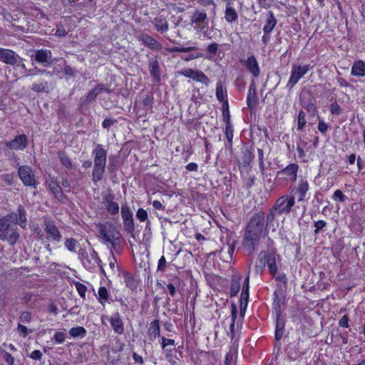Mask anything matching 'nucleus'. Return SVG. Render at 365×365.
<instances>
[{
  "mask_svg": "<svg viewBox=\"0 0 365 365\" xmlns=\"http://www.w3.org/2000/svg\"><path fill=\"white\" fill-rule=\"evenodd\" d=\"M18 225L23 229L27 225L26 211L21 205L18 206L16 212H11L0 219V240L15 245L20 238Z\"/></svg>",
  "mask_w": 365,
  "mask_h": 365,
  "instance_id": "obj_1",
  "label": "nucleus"
},
{
  "mask_svg": "<svg viewBox=\"0 0 365 365\" xmlns=\"http://www.w3.org/2000/svg\"><path fill=\"white\" fill-rule=\"evenodd\" d=\"M265 215L262 211L255 212L247 224L243 237V245L249 251V255L255 252L259 244L264 227Z\"/></svg>",
  "mask_w": 365,
  "mask_h": 365,
  "instance_id": "obj_2",
  "label": "nucleus"
},
{
  "mask_svg": "<svg viewBox=\"0 0 365 365\" xmlns=\"http://www.w3.org/2000/svg\"><path fill=\"white\" fill-rule=\"evenodd\" d=\"M295 203L294 196L287 195L278 197L272 207L278 212L279 215H288L292 211V208Z\"/></svg>",
  "mask_w": 365,
  "mask_h": 365,
  "instance_id": "obj_3",
  "label": "nucleus"
},
{
  "mask_svg": "<svg viewBox=\"0 0 365 365\" xmlns=\"http://www.w3.org/2000/svg\"><path fill=\"white\" fill-rule=\"evenodd\" d=\"M99 228V233L106 242H111V240H120V234L117 227L111 223L103 225L99 223L97 225Z\"/></svg>",
  "mask_w": 365,
  "mask_h": 365,
  "instance_id": "obj_4",
  "label": "nucleus"
},
{
  "mask_svg": "<svg viewBox=\"0 0 365 365\" xmlns=\"http://www.w3.org/2000/svg\"><path fill=\"white\" fill-rule=\"evenodd\" d=\"M276 252L274 250L262 251L259 254V259L262 265L267 264L269 272L272 276L277 274Z\"/></svg>",
  "mask_w": 365,
  "mask_h": 365,
  "instance_id": "obj_5",
  "label": "nucleus"
},
{
  "mask_svg": "<svg viewBox=\"0 0 365 365\" xmlns=\"http://www.w3.org/2000/svg\"><path fill=\"white\" fill-rule=\"evenodd\" d=\"M106 91L110 93V90L106 88L103 83H98L91 91H90L86 96L81 97L79 101V108L83 109L87 108L91 102L95 101L96 98L99 95L101 91Z\"/></svg>",
  "mask_w": 365,
  "mask_h": 365,
  "instance_id": "obj_6",
  "label": "nucleus"
},
{
  "mask_svg": "<svg viewBox=\"0 0 365 365\" xmlns=\"http://www.w3.org/2000/svg\"><path fill=\"white\" fill-rule=\"evenodd\" d=\"M309 68V65L302 66L299 65L293 64L292 66L291 76L287 84V88H288L289 90L292 89V87L299 81V80L308 72Z\"/></svg>",
  "mask_w": 365,
  "mask_h": 365,
  "instance_id": "obj_7",
  "label": "nucleus"
},
{
  "mask_svg": "<svg viewBox=\"0 0 365 365\" xmlns=\"http://www.w3.org/2000/svg\"><path fill=\"white\" fill-rule=\"evenodd\" d=\"M121 216L125 231L131 236H133L135 225L133 212L126 204L122 205L121 206Z\"/></svg>",
  "mask_w": 365,
  "mask_h": 365,
  "instance_id": "obj_8",
  "label": "nucleus"
},
{
  "mask_svg": "<svg viewBox=\"0 0 365 365\" xmlns=\"http://www.w3.org/2000/svg\"><path fill=\"white\" fill-rule=\"evenodd\" d=\"M22 58L13 50L0 48V61L10 66H19Z\"/></svg>",
  "mask_w": 365,
  "mask_h": 365,
  "instance_id": "obj_9",
  "label": "nucleus"
},
{
  "mask_svg": "<svg viewBox=\"0 0 365 365\" xmlns=\"http://www.w3.org/2000/svg\"><path fill=\"white\" fill-rule=\"evenodd\" d=\"M18 174L25 186L36 187V181L35 175L29 166H20L18 170Z\"/></svg>",
  "mask_w": 365,
  "mask_h": 365,
  "instance_id": "obj_10",
  "label": "nucleus"
},
{
  "mask_svg": "<svg viewBox=\"0 0 365 365\" xmlns=\"http://www.w3.org/2000/svg\"><path fill=\"white\" fill-rule=\"evenodd\" d=\"M28 138L25 134L18 135L12 140L5 142V145L11 150H22L28 146Z\"/></svg>",
  "mask_w": 365,
  "mask_h": 365,
  "instance_id": "obj_11",
  "label": "nucleus"
},
{
  "mask_svg": "<svg viewBox=\"0 0 365 365\" xmlns=\"http://www.w3.org/2000/svg\"><path fill=\"white\" fill-rule=\"evenodd\" d=\"M94 167L106 168L107 152L102 145L98 144L93 150Z\"/></svg>",
  "mask_w": 365,
  "mask_h": 365,
  "instance_id": "obj_12",
  "label": "nucleus"
},
{
  "mask_svg": "<svg viewBox=\"0 0 365 365\" xmlns=\"http://www.w3.org/2000/svg\"><path fill=\"white\" fill-rule=\"evenodd\" d=\"M52 53L48 49H38L36 51L35 55L31 56V58L39 63H43L46 66L52 63Z\"/></svg>",
  "mask_w": 365,
  "mask_h": 365,
  "instance_id": "obj_13",
  "label": "nucleus"
},
{
  "mask_svg": "<svg viewBox=\"0 0 365 365\" xmlns=\"http://www.w3.org/2000/svg\"><path fill=\"white\" fill-rule=\"evenodd\" d=\"M114 199L115 197L111 193L107 194L103 197V204L105 208L112 215H117L119 212V205L114 201Z\"/></svg>",
  "mask_w": 365,
  "mask_h": 365,
  "instance_id": "obj_14",
  "label": "nucleus"
},
{
  "mask_svg": "<svg viewBox=\"0 0 365 365\" xmlns=\"http://www.w3.org/2000/svg\"><path fill=\"white\" fill-rule=\"evenodd\" d=\"M299 166L296 163H292L287 165L285 168L277 172V177L279 178H289L292 181H295L297 179V173Z\"/></svg>",
  "mask_w": 365,
  "mask_h": 365,
  "instance_id": "obj_15",
  "label": "nucleus"
},
{
  "mask_svg": "<svg viewBox=\"0 0 365 365\" xmlns=\"http://www.w3.org/2000/svg\"><path fill=\"white\" fill-rule=\"evenodd\" d=\"M258 103V98L256 93L255 83L252 81L250 86L247 96V105L248 108L252 111L255 109Z\"/></svg>",
  "mask_w": 365,
  "mask_h": 365,
  "instance_id": "obj_16",
  "label": "nucleus"
},
{
  "mask_svg": "<svg viewBox=\"0 0 365 365\" xmlns=\"http://www.w3.org/2000/svg\"><path fill=\"white\" fill-rule=\"evenodd\" d=\"M207 19V14L205 12L195 11L191 19V24H195V29L202 30L207 25L206 20Z\"/></svg>",
  "mask_w": 365,
  "mask_h": 365,
  "instance_id": "obj_17",
  "label": "nucleus"
},
{
  "mask_svg": "<svg viewBox=\"0 0 365 365\" xmlns=\"http://www.w3.org/2000/svg\"><path fill=\"white\" fill-rule=\"evenodd\" d=\"M285 327V320L281 313L280 310L277 311V319H276V327L274 339L277 341H279L284 334Z\"/></svg>",
  "mask_w": 365,
  "mask_h": 365,
  "instance_id": "obj_18",
  "label": "nucleus"
},
{
  "mask_svg": "<svg viewBox=\"0 0 365 365\" xmlns=\"http://www.w3.org/2000/svg\"><path fill=\"white\" fill-rule=\"evenodd\" d=\"M277 215H279L278 212L272 207L269 210L268 214L265 216V231L268 232L270 230L275 231L276 224H277L276 217Z\"/></svg>",
  "mask_w": 365,
  "mask_h": 365,
  "instance_id": "obj_19",
  "label": "nucleus"
},
{
  "mask_svg": "<svg viewBox=\"0 0 365 365\" xmlns=\"http://www.w3.org/2000/svg\"><path fill=\"white\" fill-rule=\"evenodd\" d=\"M240 62L246 66L248 71L255 77L259 76L260 73L259 67L256 58L253 55L248 57L247 61L240 60Z\"/></svg>",
  "mask_w": 365,
  "mask_h": 365,
  "instance_id": "obj_20",
  "label": "nucleus"
},
{
  "mask_svg": "<svg viewBox=\"0 0 365 365\" xmlns=\"http://www.w3.org/2000/svg\"><path fill=\"white\" fill-rule=\"evenodd\" d=\"M46 185L51 192L53 194L54 197L59 201H63V200L67 198L66 195L63 193L62 189L57 181H47Z\"/></svg>",
  "mask_w": 365,
  "mask_h": 365,
  "instance_id": "obj_21",
  "label": "nucleus"
},
{
  "mask_svg": "<svg viewBox=\"0 0 365 365\" xmlns=\"http://www.w3.org/2000/svg\"><path fill=\"white\" fill-rule=\"evenodd\" d=\"M125 344L120 342L118 348H112L111 352L113 355H111L109 352L108 354V360L111 365L117 364L121 359L120 352L124 349Z\"/></svg>",
  "mask_w": 365,
  "mask_h": 365,
  "instance_id": "obj_22",
  "label": "nucleus"
},
{
  "mask_svg": "<svg viewBox=\"0 0 365 365\" xmlns=\"http://www.w3.org/2000/svg\"><path fill=\"white\" fill-rule=\"evenodd\" d=\"M140 40L145 46L151 49L160 50L162 48L161 44L157 40L147 34H143Z\"/></svg>",
  "mask_w": 365,
  "mask_h": 365,
  "instance_id": "obj_23",
  "label": "nucleus"
},
{
  "mask_svg": "<svg viewBox=\"0 0 365 365\" xmlns=\"http://www.w3.org/2000/svg\"><path fill=\"white\" fill-rule=\"evenodd\" d=\"M123 277L125 286L132 291L136 290L139 285V280L135 278L132 274L125 271L123 272Z\"/></svg>",
  "mask_w": 365,
  "mask_h": 365,
  "instance_id": "obj_24",
  "label": "nucleus"
},
{
  "mask_svg": "<svg viewBox=\"0 0 365 365\" xmlns=\"http://www.w3.org/2000/svg\"><path fill=\"white\" fill-rule=\"evenodd\" d=\"M45 231L53 237V240L57 242L61 240V234L53 222H45Z\"/></svg>",
  "mask_w": 365,
  "mask_h": 365,
  "instance_id": "obj_25",
  "label": "nucleus"
},
{
  "mask_svg": "<svg viewBox=\"0 0 365 365\" xmlns=\"http://www.w3.org/2000/svg\"><path fill=\"white\" fill-rule=\"evenodd\" d=\"M237 242L233 240L232 242L227 241V245L224 246L220 250V253L225 257L224 260L227 261L228 259H232L235 252Z\"/></svg>",
  "mask_w": 365,
  "mask_h": 365,
  "instance_id": "obj_26",
  "label": "nucleus"
},
{
  "mask_svg": "<svg viewBox=\"0 0 365 365\" xmlns=\"http://www.w3.org/2000/svg\"><path fill=\"white\" fill-rule=\"evenodd\" d=\"M149 71L155 82L160 81V68L157 59H151L149 62Z\"/></svg>",
  "mask_w": 365,
  "mask_h": 365,
  "instance_id": "obj_27",
  "label": "nucleus"
},
{
  "mask_svg": "<svg viewBox=\"0 0 365 365\" xmlns=\"http://www.w3.org/2000/svg\"><path fill=\"white\" fill-rule=\"evenodd\" d=\"M152 23L155 26L156 30L161 34H163L168 30V23L167 20L162 16H157L154 18Z\"/></svg>",
  "mask_w": 365,
  "mask_h": 365,
  "instance_id": "obj_28",
  "label": "nucleus"
},
{
  "mask_svg": "<svg viewBox=\"0 0 365 365\" xmlns=\"http://www.w3.org/2000/svg\"><path fill=\"white\" fill-rule=\"evenodd\" d=\"M352 76L363 77L365 76V63L363 61L359 60L354 63L351 72Z\"/></svg>",
  "mask_w": 365,
  "mask_h": 365,
  "instance_id": "obj_29",
  "label": "nucleus"
},
{
  "mask_svg": "<svg viewBox=\"0 0 365 365\" xmlns=\"http://www.w3.org/2000/svg\"><path fill=\"white\" fill-rule=\"evenodd\" d=\"M277 24V19H275L273 13L269 11L266 24L263 28V31L265 34H269L274 28Z\"/></svg>",
  "mask_w": 365,
  "mask_h": 365,
  "instance_id": "obj_30",
  "label": "nucleus"
},
{
  "mask_svg": "<svg viewBox=\"0 0 365 365\" xmlns=\"http://www.w3.org/2000/svg\"><path fill=\"white\" fill-rule=\"evenodd\" d=\"M110 325L113 327L114 331L117 334H121L124 331L123 323L122 319L120 318L118 313H117L115 317L111 318Z\"/></svg>",
  "mask_w": 365,
  "mask_h": 365,
  "instance_id": "obj_31",
  "label": "nucleus"
},
{
  "mask_svg": "<svg viewBox=\"0 0 365 365\" xmlns=\"http://www.w3.org/2000/svg\"><path fill=\"white\" fill-rule=\"evenodd\" d=\"M225 18L229 23H232L237 20L238 14L235 9L230 6V4H227L226 6Z\"/></svg>",
  "mask_w": 365,
  "mask_h": 365,
  "instance_id": "obj_32",
  "label": "nucleus"
},
{
  "mask_svg": "<svg viewBox=\"0 0 365 365\" xmlns=\"http://www.w3.org/2000/svg\"><path fill=\"white\" fill-rule=\"evenodd\" d=\"M58 156L61 164L68 170L73 169V163L65 151L60 150L58 152Z\"/></svg>",
  "mask_w": 365,
  "mask_h": 365,
  "instance_id": "obj_33",
  "label": "nucleus"
},
{
  "mask_svg": "<svg viewBox=\"0 0 365 365\" xmlns=\"http://www.w3.org/2000/svg\"><path fill=\"white\" fill-rule=\"evenodd\" d=\"M240 277H232L230 284V297H235L240 289Z\"/></svg>",
  "mask_w": 365,
  "mask_h": 365,
  "instance_id": "obj_34",
  "label": "nucleus"
},
{
  "mask_svg": "<svg viewBox=\"0 0 365 365\" xmlns=\"http://www.w3.org/2000/svg\"><path fill=\"white\" fill-rule=\"evenodd\" d=\"M249 276H247L243 283L242 291L240 296V302H245L246 304H248L249 301Z\"/></svg>",
  "mask_w": 365,
  "mask_h": 365,
  "instance_id": "obj_35",
  "label": "nucleus"
},
{
  "mask_svg": "<svg viewBox=\"0 0 365 365\" xmlns=\"http://www.w3.org/2000/svg\"><path fill=\"white\" fill-rule=\"evenodd\" d=\"M222 116L223 120L225 123V127H232L227 101H225L222 104Z\"/></svg>",
  "mask_w": 365,
  "mask_h": 365,
  "instance_id": "obj_36",
  "label": "nucleus"
},
{
  "mask_svg": "<svg viewBox=\"0 0 365 365\" xmlns=\"http://www.w3.org/2000/svg\"><path fill=\"white\" fill-rule=\"evenodd\" d=\"M148 332L150 335L153 336L154 338L156 336H160V329L158 319H154L153 322H151L150 324Z\"/></svg>",
  "mask_w": 365,
  "mask_h": 365,
  "instance_id": "obj_37",
  "label": "nucleus"
},
{
  "mask_svg": "<svg viewBox=\"0 0 365 365\" xmlns=\"http://www.w3.org/2000/svg\"><path fill=\"white\" fill-rule=\"evenodd\" d=\"M106 168L93 167L92 172V180L94 183H97L103 178Z\"/></svg>",
  "mask_w": 365,
  "mask_h": 365,
  "instance_id": "obj_38",
  "label": "nucleus"
},
{
  "mask_svg": "<svg viewBox=\"0 0 365 365\" xmlns=\"http://www.w3.org/2000/svg\"><path fill=\"white\" fill-rule=\"evenodd\" d=\"M192 79L206 86H207L210 83V79L208 77L201 71H195L194 76H192Z\"/></svg>",
  "mask_w": 365,
  "mask_h": 365,
  "instance_id": "obj_39",
  "label": "nucleus"
},
{
  "mask_svg": "<svg viewBox=\"0 0 365 365\" xmlns=\"http://www.w3.org/2000/svg\"><path fill=\"white\" fill-rule=\"evenodd\" d=\"M254 158V155L252 151L246 148L242 153V163L245 167H248L250 165L252 160Z\"/></svg>",
  "mask_w": 365,
  "mask_h": 365,
  "instance_id": "obj_40",
  "label": "nucleus"
},
{
  "mask_svg": "<svg viewBox=\"0 0 365 365\" xmlns=\"http://www.w3.org/2000/svg\"><path fill=\"white\" fill-rule=\"evenodd\" d=\"M309 189V184L307 180H302L297 187V192L299 194V201H302Z\"/></svg>",
  "mask_w": 365,
  "mask_h": 365,
  "instance_id": "obj_41",
  "label": "nucleus"
},
{
  "mask_svg": "<svg viewBox=\"0 0 365 365\" xmlns=\"http://www.w3.org/2000/svg\"><path fill=\"white\" fill-rule=\"evenodd\" d=\"M31 90L37 93H49L48 83L46 81L41 83H34Z\"/></svg>",
  "mask_w": 365,
  "mask_h": 365,
  "instance_id": "obj_42",
  "label": "nucleus"
},
{
  "mask_svg": "<svg viewBox=\"0 0 365 365\" xmlns=\"http://www.w3.org/2000/svg\"><path fill=\"white\" fill-rule=\"evenodd\" d=\"M225 135L227 140L226 147L231 152L232 150L233 127H225Z\"/></svg>",
  "mask_w": 365,
  "mask_h": 365,
  "instance_id": "obj_43",
  "label": "nucleus"
},
{
  "mask_svg": "<svg viewBox=\"0 0 365 365\" xmlns=\"http://www.w3.org/2000/svg\"><path fill=\"white\" fill-rule=\"evenodd\" d=\"M86 333V330L83 327H73L70 329L69 334L73 337H83Z\"/></svg>",
  "mask_w": 365,
  "mask_h": 365,
  "instance_id": "obj_44",
  "label": "nucleus"
},
{
  "mask_svg": "<svg viewBox=\"0 0 365 365\" xmlns=\"http://www.w3.org/2000/svg\"><path fill=\"white\" fill-rule=\"evenodd\" d=\"M216 97L220 102L224 103L225 101H227L225 99V92L220 81L217 83Z\"/></svg>",
  "mask_w": 365,
  "mask_h": 365,
  "instance_id": "obj_45",
  "label": "nucleus"
},
{
  "mask_svg": "<svg viewBox=\"0 0 365 365\" xmlns=\"http://www.w3.org/2000/svg\"><path fill=\"white\" fill-rule=\"evenodd\" d=\"M98 300L103 304V302H107L108 299V292L105 287H101L98 289Z\"/></svg>",
  "mask_w": 365,
  "mask_h": 365,
  "instance_id": "obj_46",
  "label": "nucleus"
},
{
  "mask_svg": "<svg viewBox=\"0 0 365 365\" xmlns=\"http://www.w3.org/2000/svg\"><path fill=\"white\" fill-rule=\"evenodd\" d=\"M197 48L195 47H178V46H173L171 48H168L167 50L169 52H182V53H187L190 52L191 51L195 50Z\"/></svg>",
  "mask_w": 365,
  "mask_h": 365,
  "instance_id": "obj_47",
  "label": "nucleus"
},
{
  "mask_svg": "<svg viewBox=\"0 0 365 365\" xmlns=\"http://www.w3.org/2000/svg\"><path fill=\"white\" fill-rule=\"evenodd\" d=\"M302 106L310 113L311 115L314 116L317 113L316 106L311 101L302 103Z\"/></svg>",
  "mask_w": 365,
  "mask_h": 365,
  "instance_id": "obj_48",
  "label": "nucleus"
},
{
  "mask_svg": "<svg viewBox=\"0 0 365 365\" xmlns=\"http://www.w3.org/2000/svg\"><path fill=\"white\" fill-rule=\"evenodd\" d=\"M306 114L303 110H300L298 115V122H297V129L302 130L305 124H306V120H305Z\"/></svg>",
  "mask_w": 365,
  "mask_h": 365,
  "instance_id": "obj_49",
  "label": "nucleus"
},
{
  "mask_svg": "<svg viewBox=\"0 0 365 365\" xmlns=\"http://www.w3.org/2000/svg\"><path fill=\"white\" fill-rule=\"evenodd\" d=\"M327 226V222L324 220H318L314 222V235H318Z\"/></svg>",
  "mask_w": 365,
  "mask_h": 365,
  "instance_id": "obj_50",
  "label": "nucleus"
},
{
  "mask_svg": "<svg viewBox=\"0 0 365 365\" xmlns=\"http://www.w3.org/2000/svg\"><path fill=\"white\" fill-rule=\"evenodd\" d=\"M136 217L140 221V222H145L148 220V213L143 208H139L137 210L136 212Z\"/></svg>",
  "mask_w": 365,
  "mask_h": 365,
  "instance_id": "obj_51",
  "label": "nucleus"
},
{
  "mask_svg": "<svg viewBox=\"0 0 365 365\" xmlns=\"http://www.w3.org/2000/svg\"><path fill=\"white\" fill-rule=\"evenodd\" d=\"M75 286H76V288L79 295L81 297L85 298L87 287L84 284H83L82 283L78 282L75 283Z\"/></svg>",
  "mask_w": 365,
  "mask_h": 365,
  "instance_id": "obj_52",
  "label": "nucleus"
},
{
  "mask_svg": "<svg viewBox=\"0 0 365 365\" xmlns=\"http://www.w3.org/2000/svg\"><path fill=\"white\" fill-rule=\"evenodd\" d=\"M77 245V240L73 238L67 239L65 242V246L69 251H74Z\"/></svg>",
  "mask_w": 365,
  "mask_h": 365,
  "instance_id": "obj_53",
  "label": "nucleus"
},
{
  "mask_svg": "<svg viewBox=\"0 0 365 365\" xmlns=\"http://www.w3.org/2000/svg\"><path fill=\"white\" fill-rule=\"evenodd\" d=\"M332 198L335 200H339V202H344L346 200V196L343 194L342 191L340 190H336L332 196Z\"/></svg>",
  "mask_w": 365,
  "mask_h": 365,
  "instance_id": "obj_54",
  "label": "nucleus"
},
{
  "mask_svg": "<svg viewBox=\"0 0 365 365\" xmlns=\"http://www.w3.org/2000/svg\"><path fill=\"white\" fill-rule=\"evenodd\" d=\"M117 122V120L116 119H114V118H106L103 123H102V126L108 130L112 125H113L115 123Z\"/></svg>",
  "mask_w": 365,
  "mask_h": 365,
  "instance_id": "obj_55",
  "label": "nucleus"
},
{
  "mask_svg": "<svg viewBox=\"0 0 365 365\" xmlns=\"http://www.w3.org/2000/svg\"><path fill=\"white\" fill-rule=\"evenodd\" d=\"M219 45L217 43H212L207 46L206 51L212 56H215L218 50Z\"/></svg>",
  "mask_w": 365,
  "mask_h": 365,
  "instance_id": "obj_56",
  "label": "nucleus"
},
{
  "mask_svg": "<svg viewBox=\"0 0 365 365\" xmlns=\"http://www.w3.org/2000/svg\"><path fill=\"white\" fill-rule=\"evenodd\" d=\"M19 319L23 323H29L31 321V314L29 312H23L21 314Z\"/></svg>",
  "mask_w": 365,
  "mask_h": 365,
  "instance_id": "obj_57",
  "label": "nucleus"
},
{
  "mask_svg": "<svg viewBox=\"0 0 365 365\" xmlns=\"http://www.w3.org/2000/svg\"><path fill=\"white\" fill-rule=\"evenodd\" d=\"M1 352L4 354V358L7 365H14V358L9 352L4 350H2Z\"/></svg>",
  "mask_w": 365,
  "mask_h": 365,
  "instance_id": "obj_58",
  "label": "nucleus"
},
{
  "mask_svg": "<svg viewBox=\"0 0 365 365\" xmlns=\"http://www.w3.org/2000/svg\"><path fill=\"white\" fill-rule=\"evenodd\" d=\"M66 335L62 331H57L53 336L56 342L58 344H62L65 341Z\"/></svg>",
  "mask_w": 365,
  "mask_h": 365,
  "instance_id": "obj_59",
  "label": "nucleus"
},
{
  "mask_svg": "<svg viewBox=\"0 0 365 365\" xmlns=\"http://www.w3.org/2000/svg\"><path fill=\"white\" fill-rule=\"evenodd\" d=\"M330 111L334 115H339L341 113V108L336 102H334L330 106Z\"/></svg>",
  "mask_w": 365,
  "mask_h": 365,
  "instance_id": "obj_60",
  "label": "nucleus"
},
{
  "mask_svg": "<svg viewBox=\"0 0 365 365\" xmlns=\"http://www.w3.org/2000/svg\"><path fill=\"white\" fill-rule=\"evenodd\" d=\"M17 331L23 337H26L29 334L28 329L26 326L19 323L17 327Z\"/></svg>",
  "mask_w": 365,
  "mask_h": 365,
  "instance_id": "obj_61",
  "label": "nucleus"
},
{
  "mask_svg": "<svg viewBox=\"0 0 365 365\" xmlns=\"http://www.w3.org/2000/svg\"><path fill=\"white\" fill-rule=\"evenodd\" d=\"M153 103V96L152 93L148 94L143 101L144 106H151Z\"/></svg>",
  "mask_w": 365,
  "mask_h": 365,
  "instance_id": "obj_62",
  "label": "nucleus"
},
{
  "mask_svg": "<svg viewBox=\"0 0 365 365\" xmlns=\"http://www.w3.org/2000/svg\"><path fill=\"white\" fill-rule=\"evenodd\" d=\"M275 279L277 281L282 282L285 286L287 284V278L286 277V274L284 273H283V272L278 273L275 276Z\"/></svg>",
  "mask_w": 365,
  "mask_h": 365,
  "instance_id": "obj_63",
  "label": "nucleus"
},
{
  "mask_svg": "<svg viewBox=\"0 0 365 365\" xmlns=\"http://www.w3.org/2000/svg\"><path fill=\"white\" fill-rule=\"evenodd\" d=\"M108 169L110 173L115 172L117 169V161L112 160L111 157L109 158V165Z\"/></svg>",
  "mask_w": 365,
  "mask_h": 365,
  "instance_id": "obj_64",
  "label": "nucleus"
}]
</instances>
